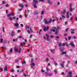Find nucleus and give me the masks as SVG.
I'll return each instance as SVG.
<instances>
[{
    "mask_svg": "<svg viewBox=\"0 0 77 77\" xmlns=\"http://www.w3.org/2000/svg\"><path fill=\"white\" fill-rule=\"evenodd\" d=\"M39 14V11H36L35 12L34 15H36L38 14Z\"/></svg>",
    "mask_w": 77,
    "mask_h": 77,
    "instance_id": "obj_6",
    "label": "nucleus"
},
{
    "mask_svg": "<svg viewBox=\"0 0 77 77\" xmlns=\"http://www.w3.org/2000/svg\"><path fill=\"white\" fill-rule=\"evenodd\" d=\"M7 42V40H5L3 41V42H4V44H6V43Z\"/></svg>",
    "mask_w": 77,
    "mask_h": 77,
    "instance_id": "obj_29",
    "label": "nucleus"
},
{
    "mask_svg": "<svg viewBox=\"0 0 77 77\" xmlns=\"http://www.w3.org/2000/svg\"><path fill=\"white\" fill-rule=\"evenodd\" d=\"M23 74L24 76V77H26V74H25V73H24V72H23Z\"/></svg>",
    "mask_w": 77,
    "mask_h": 77,
    "instance_id": "obj_54",
    "label": "nucleus"
},
{
    "mask_svg": "<svg viewBox=\"0 0 77 77\" xmlns=\"http://www.w3.org/2000/svg\"><path fill=\"white\" fill-rule=\"evenodd\" d=\"M71 31H75V29H71Z\"/></svg>",
    "mask_w": 77,
    "mask_h": 77,
    "instance_id": "obj_51",
    "label": "nucleus"
},
{
    "mask_svg": "<svg viewBox=\"0 0 77 77\" xmlns=\"http://www.w3.org/2000/svg\"><path fill=\"white\" fill-rule=\"evenodd\" d=\"M0 42L1 43H2V42H3V39L2 38H0Z\"/></svg>",
    "mask_w": 77,
    "mask_h": 77,
    "instance_id": "obj_27",
    "label": "nucleus"
},
{
    "mask_svg": "<svg viewBox=\"0 0 77 77\" xmlns=\"http://www.w3.org/2000/svg\"><path fill=\"white\" fill-rule=\"evenodd\" d=\"M4 29V27H3V32L4 33H5V29Z\"/></svg>",
    "mask_w": 77,
    "mask_h": 77,
    "instance_id": "obj_52",
    "label": "nucleus"
},
{
    "mask_svg": "<svg viewBox=\"0 0 77 77\" xmlns=\"http://www.w3.org/2000/svg\"><path fill=\"white\" fill-rule=\"evenodd\" d=\"M19 53H21V46L20 45L19 46Z\"/></svg>",
    "mask_w": 77,
    "mask_h": 77,
    "instance_id": "obj_16",
    "label": "nucleus"
},
{
    "mask_svg": "<svg viewBox=\"0 0 77 77\" xmlns=\"http://www.w3.org/2000/svg\"><path fill=\"white\" fill-rule=\"evenodd\" d=\"M57 5H60V2H58L57 3Z\"/></svg>",
    "mask_w": 77,
    "mask_h": 77,
    "instance_id": "obj_56",
    "label": "nucleus"
},
{
    "mask_svg": "<svg viewBox=\"0 0 77 77\" xmlns=\"http://www.w3.org/2000/svg\"><path fill=\"white\" fill-rule=\"evenodd\" d=\"M33 58H32L31 59V62H33Z\"/></svg>",
    "mask_w": 77,
    "mask_h": 77,
    "instance_id": "obj_57",
    "label": "nucleus"
},
{
    "mask_svg": "<svg viewBox=\"0 0 77 77\" xmlns=\"http://www.w3.org/2000/svg\"><path fill=\"white\" fill-rule=\"evenodd\" d=\"M57 17H56V19H54L53 20H52V22H54V21H57Z\"/></svg>",
    "mask_w": 77,
    "mask_h": 77,
    "instance_id": "obj_24",
    "label": "nucleus"
},
{
    "mask_svg": "<svg viewBox=\"0 0 77 77\" xmlns=\"http://www.w3.org/2000/svg\"><path fill=\"white\" fill-rule=\"evenodd\" d=\"M28 26H26V30H27V29H28Z\"/></svg>",
    "mask_w": 77,
    "mask_h": 77,
    "instance_id": "obj_46",
    "label": "nucleus"
},
{
    "mask_svg": "<svg viewBox=\"0 0 77 77\" xmlns=\"http://www.w3.org/2000/svg\"><path fill=\"white\" fill-rule=\"evenodd\" d=\"M54 72H55V75H56L57 74V71L56 70V69H55L54 70Z\"/></svg>",
    "mask_w": 77,
    "mask_h": 77,
    "instance_id": "obj_23",
    "label": "nucleus"
},
{
    "mask_svg": "<svg viewBox=\"0 0 77 77\" xmlns=\"http://www.w3.org/2000/svg\"><path fill=\"white\" fill-rule=\"evenodd\" d=\"M71 33L72 34H74V32L73 31H72V32H71Z\"/></svg>",
    "mask_w": 77,
    "mask_h": 77,
    "instance_id": "obj_64",
    "label": "nucleus"
},
{
    "mask_svg": "<svg viewBox=\"0 0 77 77\" xmlns=\"http://www.w3.org/2000/svg\"><path fill=\"white\" fill-rule=\"evenodd\" d=\"M41 71L42 72H45V71L44 70L42 69L41 70Z\"/></svg>",
    "mask_w": 77,
    "mask_h": 77,
    "instance_id": "obj_48",
    "label": "nucleus"
},
{
    "mask_svg": "<svg viewBox=\"0 0 77 77\" xmlns=\"http://www.w3.org/2000/svg\"><path fill=\"white\" fill-rule=\"evenodd\" d=\"M75 21H77V17H75Z\"/></svg>",
    "mask_w": 77,
    "mask_h": 77,
    "instance_id": "obj_58",
    "label": "nucleus"
},
{
    "mask_svg": "<svg viewBox=\"0 0 77 77\" xmlns=\"http://www.w3.org/2000/svg\"><path fill=\"white\" fill-rule=\"evenodd\" d=\"M47 1L49 5H52V2L50 0H48Z\"/></svg>",
    "mask_w": 77,
    "mask_h": 77,
    "instance_id": "obj_8",
    "label": "nucleus"
},
{
    "mask_svg": "<svg viewBox=\"0 0 77 77\" xmlns=\"http://www.w3.org/2000/svg\"><path fill=\"white\" fill-rule=\"evenodd\" d=\"M22 64H26V61L24 60L23 61H22Z\"/></svg>",
    "mask_w": 77,
    "mask_h": 77,
    "instance_id": "obj_30",
    "label": "nucleus"
},
{
    "mask_svg": "<svg viewBox=\"0 0 77 77\" xmlns=\"http://www.w3.org/2000/svg\"><path fill=\"white\" fill-rule=\"evenodd\" d=\"M18 51V49H17V48H15L14 49V52H17V51Z\"/></svg>",
    "mask_w": 77,
    "mask_h": 77,
    "instance_id": "obj_18",
    "label": "nucleus"
},
{
    "mask_svg": "<svg viewBox=\"0 0 77 77\" xmlns=\"http://www.w3.org/2000/svg\"><path fill=\"white\" fill-rule=\"evenodd\" d=\"M39 2H44V0H38Z\"/></svg>",
    "mask_w": 77,
    "mask_h": 77,
    "instance_id": "obj_45",
    "label": "nucleus"
},
{
    "mask_svg": "<svg viewBox=\"0 0 77 77\" xmlns=\"http://www.w3.org/2000/svg\"><path fill=\"white\" fill-rule=\"evenodd\" d=\"M65 12H66V10H64L63 12H61V14H64V15L65 14Z\"/></svg>",
    "mask_w": 77,
    "mask_h": 77,
    "instance_id": "obj_10",
    "label": "nucleus"
},
{
    "mask_svg": "<svg viewBox=\"0 0 77 77\" xmlns=\"http://www.w3.org/2000/svg\"><path fill=\"white\" fill-rule=\"evenodd\" d=\"M70 8H72V4H70L69 5Z\"/></svg>",
    "mask_w": 77,
    "mask_h": 77,
    "instance_id": "obj_50",
    "label": "nucleus"
},
{
    "mask_svg": "<svg viewBox=\"0 0 77 77\" xmlns=\"http://www.w3.org/2000/svg\"><path fill=\"white\" fill-rule=\"evenodd\" d=\"M60 66H62V68H63V67H64L63 64L62 63H60Z\"/></svg>",
    "mask_w": 77,
    "mask_h": 77,
    "instance_id": "obj_31",
    "label": "nucleus"
},
{
    "mask_svg": "<svg viewBox=\"0 0 77 77\" xmlns=\"http://www.w3.org/2000/svg\"><path fill=\"white\" fill-rule=\"evenodd\" d=\"M61 54L62 55H63V54H66V51H64L63 52V51H62V52H61Z\"/></svg>",
    "mask_w": 77,
    "mask_h": 77,
    "instance_id": "obj_13",
    "label": "nucleus"
},
{
    "mask_svg": "<svg viewBox=\"0 0 77 77\" xmlns=\"http://www.w3.org/2000/svg\"><path fill=\"white\" fill-rule=\"evenodd\" d=\"M58 32H59V30H57L56 29H55V35H57V34L58 33Z\"/></svg>",
    "mask_w": 77,
    "mask_h": 77,
    "instance_id": "obj_14",
    "label": "nucleus"
},
{
    "mask_svg": "<svg viewBox=\"0 0 77 77\" xmlns=\"http://www.w3.org/2000/svg\"><path fill=\"white\" fill-rule=\"evenodd\" d=\"M5 71H8V67L5 66V67L4 68Z\"/></svg>",
    "mask_w": 77,
    "mask_h": 77,
    "instance_id": "obj_19",
    "label": "nucleus"
},
{
    "mask_svg": "<svg viewBox=\"0 0 77 77\" xmlns=\"http://www.w3.org/2000/svg\"><path fill=\"white\" fill-rule=\"evenodd\" d=\"M38 3V0H33L32 2V4L34 6V7L35 8H38L36 6V3Z\"/></svg>",
    "mask_w": 77,
    "mask_h": 77,
    "instance_id": "obj_1",
    "label": "nucleus"
},
{
    "mask_svg": "<svg viewBox=\"0 0 77 77\" xmlns=\"http://www.w3.org/2000/svg\"><path fill=\"white\" fill-rule=\"evenodd\" d=\"M46 75H48V76H51L52 74L51 73H48V72H46Z\"/></svg>",
    "mask_w": 77,
    "mask_h": 77,
    "instance_id": "obj_7",
    "label": "nucleus"
},
{
    "mask_svg": "<svg viewBox=\"0 0 77 77\" xmlns=\"http://www.w3.org/2000/svg\"><path fill=\"white\" fill-rule=\"evenodd\" d=\"M54 29L55 30H56V29L57 30H59V29H60V28L59 27V26H57V28L56 27H54Z\"/></svg>",
    "mask_w": 77,
    "mask_h": 77,
    "instance_id": "obj_12",
    "label": "nucleus"
},
{
    "mask_svg": "<svg viewBox=\"0 0 77 77\" xmlns=\"http://www.w3.org/2000/svg\"><path fill=\"white\" fill-rule=\"evenodd\" d=\"M51 52H53L54 51V49H51Z\"/></svg>",
    "mask_w": 77,
    "mask_h": 77,
    "instance_id": "obj_41",
    "label": "nucleus"
},
{
    "mask_svg": "<svg viewBox=\"0 0 77 77\" xmlns=\"http://www.w3.org/2000/svg\"><path fill=\"white\" fill-rule=\"evenodd\" d=\"M62 18H65V17L63 15H62Z\"/></svg>",
    "mask_w": 77,
    "mask_h": 77,
    "instance_id": "obj_44",
    "label": "nucleus"
},
{
    "mask_svg": "<svg viewBox=\"0 0 77 77\" xmlns=\"http://www.w3.org/2000/svg\"><path fill=\"white\" fill-rule=\"evenodd\" d=\"M12 48H11L10 51V53H12Z\"/></svg>",
    "mask_w": 77,
    "mask_h": 77,
    "instance_id": "obj_38",
    "label": "nucleus"
},
{
    "mask_svg": "<svg viewBox=\"0 0 77 77\" xmlns=\"http://www.w3.org/2000/svg\"><path fill=\"white\" fill-rule=\"evenodd\" d=\"M72 74V72L70 71L68 72V74H67V77H72V76L71 75Z\"/></svg>",
    "mask_w": 77,
    "mask_h": 77,
    "instance_id": "obj_2",
    "label": "nucleus"
},
{
    "mask_svg": "<svg viewBox=\"0 0 77 77\" xmlns=\"http://www.w3.org/2000/svg\"><path fill=\"white\" fill-rule=\"evenodd\" d=\"M14 72V69H11V72Z\"/></svg>",
    "mask_w": 77,
    "mask_h": 77,
    "instance_id": "obj_36",
    "label": "nucleus"
},
{
    "mask_svg": "<svg viewBox=\"0 0 77 77\" xmlns=\"http://www.w3.org/2000/svg\"><path fill=\"white\" fill-rule=\"evenodd\" d=\"M46 36L47 37V38H46L47 41H50V38H48L50 37V36H49V35H48V34H46Z\"/></svg>",
    "mask_w": 77,
    "mask_h": 77,
    "instance_id": "obj_4",
    "label": "nucleus"
},
{
    "mask_svg": "<svg viewBox=\"0 0 77 77\" xmlns=\"http://www.w3.org/2000/svg\"><path fill=\"white\" fill-rule=\"evenodd\" d=\"M44 21L45 24L48 25V21H47V20H46V19H44Z\"/></svg>",
    "mask_w": 77,
    "mask_h": 77,
    "instance_id": "obj_9",
    "label": "nucleus"
},
{
    "mask_svg": "<svg viewBox=\"0 0 77 77\" xmlns=\"http://www.w3.org/2000/svg\"><path fill=\"white\" fill-rule=\"evenodd\" d=\"M32 36H33V35L32 34L30 35L29 37V38H32Z\"/></svg>",
    "mask_w": 77,
    "mask_h": 77,
    "instance_id": "obj_39",
    "label": "nucleus"
},
{
    "mask_svg": "<svg viewBox=\"0 0 77 77\" xmlns=\"http://www.w3.org/2000/svg\"><path fill=\"white\" fill-rule=\"evenodd\" d=\"M27 32L28 33H30V31L29 30H27Z\"/></svg>",
    "mask_w": 77,
    "mask_h": 77,
    "instance_id": "obj_37",
    "label": "nucleus"
},
{
    "mask_svg": "<svg viewBox=\"0 0 77 77\" xmlns=\"http://www.w3.org/2000/svg\"><path fill=\"white\" fill-rule=\"evenodd\" d=\"M54 63L55 65H57V63L55 61L54 62Z\"/></svg>",
    "mask_w": 77,
    "mask_h": 77,
    "instance_id": "obj_47",
    "label": "nucleus"
},
{
    "mask_svg": "<svg viewBox=\"0 0 77 77\" xmlns=\"http://www.w3.org/2000/svg\"><path fill=\"white\" fill-rule=\"evenodd\" d=\"M69 10L70 12H72L73 11V9L72 7H70Z\"/></svg>",
    "mask_w": 77,
    "mask_h": 77,
    "instance_id": "obj_20",
    "label": "nucleus"
},
{
    "mask_svg": "<svg viewBox=\"0 0 77 77\" xmlns=\"http://www.w3.org/2000/svg\"><path fill=\"white\" fill-rule=\"evenodd\" d=\"M19 38L21 39L22 38V35H20L19 36Z\"/></svg>",
    "mask_w": 77,
    "mask_h": 77,
    "instance_id": "obj_49",
    "label": "nucleus"
},
{
    "mask_svg": "<svg viewBox=\"0 0 77 77\" xmlns=\"http://www.w3.org/2000/svg\"><path fill=\"white\" fill-rule=\"evenodd\" d=\"M15 35V32H12V34H11V36H14Z\"/></svg>",
    "mask_w": 77,
    "mask_h": 77,
    "instance_id": "obj_17",
    "label": "nucleus"
},
{
    "mask_svg": "<svg viewBox=\"0 0 77 77\" xmlns=\"http://www.w3.org/2000/svg\"><path fill=\"white\" fill-rule=\"evenodd\" d=\"M71 39V37L69 36L68 38V39H69V40H70Z\"/></svg>",
    "mask_w": 77,
    "mask_h": 77,
    "instance_id": "obj_40",
    "label": "nucleus"
},
{
    "mask_svg": "<svg viewBox=\"0 0 77 77\" xmlns=\"http://www.w3.org/2000/svg\"><path fill=\"white\" fill-rule=\"evenodd\" d=\"M58 45L59 47H61L62 46V44L60 43L58 44Z\"/></svg>",
    "mask_w": 77,
    "mask_h": 77,
    "instance_id": "obj_32",
    "label": "nucleus"
},
{
    "mask_svg": "<svg viewBox=\"0 0 77 77\" xmlns=\"http://www.w3.org/2000/svg\"><path fill=\"white\" fill-rule=\"evenodd\" d=\"M41 14L42 15H44V10H42L41 12Z\"/></svg>",
    "mask_w": 77,
    "mask_h": 77,
    "instance_id": "obj_26",
    "label": "nucleus"
},
{
    "mask_svg": "<svg viewBox=\"0 0 77 77\" xmlns=\"http://www.w3.org/2000/svg\"><path fill=\"white\" fill-rule=\"evenodd\" d=\"M69 45H71L72 47H75V45L72 42H71Z\"/></svg>",
    "mask_w": 77,
    "mask_h": 77,
    "instance_id": "obj_5",
    "label": "nucleus"
},
{
    "mask_svg": "<svg viewBox=\"0 0 77 77\" xmlns=\"http://www.w3.org/2000/svg\"><path fill=\"white\" fill-rule=\"evenodd\" d=\"M50 31L51 32H55V29H50Z\"/></svg>",
    "mask_w": 77,
    "mask_h": 77,
    "instance_id": "obj_22",
    "label": "nucleus"
},
{
    "mask_svg": "<svg viewBox=\"0 0 77 77\" xmlns=\"http://www.w3.org/2000/svg\"><path fill=\"white\" fill-rule=\"evenodd\" d=\"M63 49H62V48H60V51H63Z\"/></svg>",
    "mask_w": 77,
    "mask_h": 77,
    "instance_id": "obj_61",
    "label": "nucleus"
},
{
    "mask_svg": "<svg viewBox=\"0 0 77 77\" xmlns=\"http://www.w3.org/2000/svg\"><path fill=\"white\" fill-rule=\"evenodd\" d=\"M19 18H22V15H20L19 16Z\"/></svg>",
    "mask_w": 77,
    "mask_h": 77,
    "instance_id": "obj_60",
    "label": "nucleus"
},
{
    "mask_svg": "<svg viewBox=\"0 0 77 77\" xmlns=\"http://www.w3.org/2000/svg\"><path fill=\"white\" fill-rule=\"evenodd\" d=\"M55 38H57V39H59V36H57V37L56 36Z\"/></svg>",
    "mask_w": 77,
    "mask_h": 77,
    "instance_id": "obj_63",
    "label": "nucleus"
},
{
    "mask_svg": "<svg viewBox=\"0 0 77 77\" xmlns=\"http://www.w3.org/2000/svg\"><path fill=\"white\" fill-rule=\"evenodd\" d=\"M8 19L10 21H12V18L11 17H9Z\"/></svg>",
    "mask_w": 77,
    "mask_h": 77,
    "instance_id": "obj_28",
    "label": "nucleus"
},
{
    "mask_svg": "<svg viewBox=\"0 0 77 77\" xmlns=\"http://www.w3.org/2000/svg\"><path fill=\"white\" fill-rule=\"evenodd\" d=\"M68 29H69V28H67L66 29V32H67L68 30Z\"/></svg>",
    "mask_w": 77,
    "mask_h": 77,
    "instance_id": "obj_42",
    "label": "nucleus"
},
{
    "mask_svg": "<svg viewBox=\"0 0 77 77\" xmlns=\"http://www.w3.org/2000/svg\"><path fill=\"white\" fill-rule=\"evenodd\" d=\"M46 62H48V58H47L46 59Z\"/></svg>",
    "mask_w": 77,
    "mask_h": 77,
    "instance_id": "obj_43",
    "label": "nucleus"
},
{
    "mask_svg": "<svg viewBox=\"0 0 77 77\" xmlns=\"http://www.w3.org/2000/svg\"><path fill=\"white\" fill-rule=\"evenodd\" d=\"M18 26H19V23H15L14 24V26H15L16 27H18Z\"/></svg>",
    "mask_w": 77,
    "mask_h": 77,
    "instance_id": "obj_21",
    "label": "nucleus"
},
{
    "mask_svg": "<svg viewBox=\"0 0 77 77\" xmlns=\"http://www.w3.org/2000/svg\"><path fill=\"white\" fill-rule=\"evenodd\" d=\"M19 6H20V7L22 8H23V7H24V6H23V4H19Z\"/></svg>",
    "mask_w": 77,
    "mask_h": 77,
    "instance_id": "obj_15",
    "label": "nucleus"
},
{
    "mask_svg": "<svg viewBox=\"0 0 77 77\" xmlns=\"http://www.w3.org/2000/svg\"><path fill=\"white\" fill-rule=\"evenodd\" d=\"M49 29V26H47V28H46V27L45 26H43V30L44 32H45L47 30H48Z\"/></svg>",
    "mask_w": 77,
    "mask_h": 77,
    "instance_id": "obj_3",
    "label": "nucleus"
},
{
    "mask_svg": "<svg viewBox=\"0 0 77 77\" xmlns=\"http://www.w3.org/2000/svg\"><path fill=\"white\" fill-rule=\"evenodd\" d=\"M42 29H40L39 30V34H40V35H41V32H42Z\"/></svg>",
    "mask_w": 77,
    "mask_h": 77,
    "instance_id": "obj_33",
    "label": "nucleus"
},
{
    "mask_svg": "<svg viewBox=\"0 0 77 77\" xmlns=\"http://www.w3.org/2000/svg\"><path fill=\"white\" fill-rule=\"evenodd\" d=\"M24 15L25 17H27V14H26V13H25Z\"/></svg>",
    "mask_w": 77,
    "mask_h": 77,
    "instance_id": "obj_55",
    "label": "nucleus"
},
{
    "mask_svg": "<svg viewBox=\"0 0 77 77\" xmlns=\"http://www.w3.org/2000/svg\"><path fill=\"white\" fill-rule=\"evenodd\" d=\"M11 15H13V13H10L7 14V16L8 17H9L11 16Z\"/></svg>",
    "mask_w": 77,
    "mask_h": 77,
    "instance_id": "obj_11",
    "label": "nucleus"
},
{
    "mask_svg": "<svg viewBox=\"0 0 77 77\" xmlns=\"http://www.w3.org/2000/svg\"><path fill=\"white\" fill-rule=\"evenodd\" d=\"M51 20H52V19L51 18H50V20L48 22V23H51Z\"/></svg>",
    "mask_w": 77,
    "mask_h": 77,
    "instance_id": "obj_25",
    "label": "nucleus"
},
{
    "mask_svg": "<svg viewBox=\"0 0 77 77\" xmlns=\"http://www.w3.org/2000/svg\"><path fill=\"white\" fill-rule=\"evenodd\" d=\"M13 41L14 42H16L17 41V39H13Z\"/></svg>",
    "mask_w": 77,
    "mask_h": 77,
    "instance_id": "obj_35",
    "label": "nucleus"
},
{
    "mask_svg": "<svg viewBox=\"0 0 77 77\" xmlns=\"http://www.w3.org/2000/svg\"><path fill=\"white\" fill-rule=\"evenodd\" d=\"M31 65H32L33 66H35V63H32L31 64Z\"/></svg>",
    "mask_w": 77,
    "mask_h": 77,
    "instance_id": "obj_34",
    "label": "nucleus"
},
{
    "mask_svg": "<svg viewBox=\"0 0 77 77\" xmlns=\"http://www.w3.org/2000/svg\"><path fill=\"white\" fill-rule=\"evenodd\" d=\"M61 74H62V75H65V73L64 72H62L61 73Z\"/></svg>",
    "mask_w": 77,
    "mask_h": 77,
    "instance_id": "obj_59",
    "label": "nucleus"
},
{
    "mask_svg": "<svg viewBox=\"0 0 77 77\" xmlns=\"http://www.w3.org/2000/svg\"><path fill=\"white\" fill-rule=\"evenodd\" d=\"M15 18H16V17H12V19H13V20H15Z\"/></svg>",
    "mask_w": 77,
    "mask_h": 77,
    "instance_id": "obj_62",
    "label": "nucleus"
},
{
    "mask_svg": "<svg viewBox=\"0 0 77 77\" xmlns=\"http://www.w3.org/2000/svg\"><path fill=\"white\" fill-rule=\"evenodd\" d=\"M66 17H67V18H69V15H66Z\"/></svg>",
    "mask_w": 77,
    "mask_h": 77,
    "instance_id": "obj_53",
    "label": "nucleus"
}]
</instances>
